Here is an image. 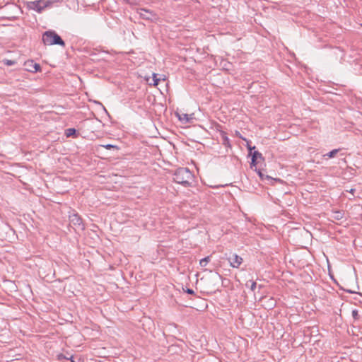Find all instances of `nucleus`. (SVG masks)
<instances>
[{
	"mask_svg": "<svg viewBox=\"0 0 362 362\" xmlns=\"http://www.w3.org/2000/svg\"><path fill=\"white\" fill-rule=\"evenodd\" d=\"M173 180L178 184L188 187L194 181V175L188 168H180L173 174Z\"/></svg>",
	"mask_w": 362,
	"mask_h": 362,
	"instance_id": "obj_1",
	"label": "nucleus"
},
{
	"mask_svg": "<svg viewBox=\"0 0 362 362\" xmlns=\"http://www.w3.org/2000/svg\"><path fill=\"white\" fill-rule=\"evenodd\" d=\"M42 41L45 45H59L63 47L65 45L64 41L53 30L45 32L42 35Z\"/></svg>",
	"mask_w": 362,
	"mask_h": 362,
	"instance_id": "obj_2",
	"label": "nucleus"
},
{
	"mask_svg": "<svg viewBox=\"0 0 362 362\" xmlns=\"http://www.w3.org/2000/svg\"><path fill=\"white\" fill-rule=\"evenodd\" d=\"M48 3L44 0H38L31 1L28 4V7L38 13H41L46 7H47Z\"/></svg>",
	"mask_w": 362,
	"mask_h": 362,
	"instance_id": "obj_3",
	"label": "nucleus"
},
{
	"mask_svg": "<svg viewBox=\"0 0 362 362\" xmlns=\"http://www.w3.org/2000/svg\"><path fill=\"white\" fill-rule=\"evenodd\" d=\"M138 13L139 14L140 17L143 19L153 21L157 18L156 13L146 8H139L138 10Z\"/></svg>",
	"mask_w": 362,
	"mask_h": 362,
	"instance_id": "obj_4",
	"label": "nucleus"
},
{
	"mask_svg": "<svg viewBox=\"0 0 362 362\" xmlns=\"http://www.w3.org/2000/svg\"><path fill=\"white\" fill-rule=\"evenodd\" d=\"M228 261L230 264L233 268H238L240 265L243 263V258L238 256L236 254L232 255L230 257H228Z\"/></svg>",
	"mask_w": 362,
	"mask_h": 362,
	"instance_id": "obj_5",
	"label": "nucleus"
},
{
	"mask_svg": "<svg viewBox=\"0 0 362 362\" xmlns=\"http://www.w3.org/2000/svg\"><path fill=\"white\" fill-rule=\"evenodd\" d=\"M70 221L74 225L78 226V227L83 228V224H82V219L78 214H73L72 216H70Z\"/></svg>",
	"mask_w": 362,
	"mask_h": 362,
	"instance_id": "obj_6",
	"label": "nucleus"
},
{
	"mask_svg": "<svg viewBox=\"0 0 362 362\" xmlns=\"http://www.w3.org/2000/svg\"><path fill=\"white\" fill-rule=\"evenodd\" d=\"M30 66V68L28 70L30 72H37L41 70L40 65L37 63H34L33 61L28 63Z\"/></svg>",
	"mask_w": 362,
	"mask_h": 362,
	"instance_id": "obj_7",
	"label": "nucleus"
},
{
	"mask_svg": "<svg viewBox=\"0 0 362 362\" xmlns=\"http://www.w3.org/2000/svg\"><path fill=\"white\" fill-rule=\"evenodd\" d=\"M344 213L341 211H333L331 214V218L334 220H341L344 218Z\"/></svg>",
	"mask_w": 362,
	"mask_h": 362,
	"instance_id": "obj_8",
	"label": "nucleus"
},
{
	"mask_svg": "<svg viewBox=\"0 0 362 362\" xmlns=\"http://www.w3.org/2000/svg\"><path fill=\"white\" fill-rule=\"evenodd\" d=\"M339 148L337 149H333L332 151H329V153L324 155V157H328L329 158H334L337 153L339 151Z\"/></svg>",
	"mask_w": 362,
	"mask_h": 362,
	"instance_id": "obj_9",
	"label": "nucleus"
},
{
	"mask_svg": "<svg viewBox=\"0 0 362 362\" xmlns=\"http://www.w3.org/2000/svg\"><path fill=\"white\" fill-rule=\"evenodd\" d=\"M210 261V256H207L199 261V264L202 267H204Z\"/></svg>",
	"mask_w": 362,
	"mask_h": 362,
	"instance_id": "obj_10",
	"label": "nucleus"
},
{
	"mask_svg": "<svg viewBox=\"0 0 362 362\" xmlns=\"http://www.w3.org/2000/svg\"><path fill=\"white\" fill-rule=\"evenodd\" d=\"M76 134V129L74 128H69L66 130V136L70 137Z\"/></svg>",
	"mask_w": 362,
	"mask_h": 362,
	"instance_id": "obj_11",
	"label": "nucleus"
},
{
	"mask_svg": "<svg viewBox=\"0 0 362 362\" xmlns=\"http://www.w3.org/2000/svg\"><path fill=\"white\" fill-rule=\"evenodd\" d=\"M252 158H255V160H257V159L263 160L264 159L262 153L258 151H254V153H252Z\"/></svg>",
	"mask_w": 362,
	"mask_h": 362,
	"instance_id": "obj_12",
	"label": "nucleus"
},
{
	"mask_svg": "<svg viewBox=\"0 0 362 362\" xmlns=\"http://www.w3.org/2000/svg\"><path fill=\"white\" fill-rule=\"evenodd\" d=\"M250 283V288L251 289V291H254L256 286H257V284L255 281H249L246 283V286H249V284Z\"/></svg>",
	"mask_w": 362,
	"mask_h": 362,
	"instance_id": "obj_13",
	"label": "nucleus"
},
{
	"mask_svg": "<svg viewBox=\"0 0 362 362\" xmlns=\"http://www.w3.org/2000/svg\"><path fill=\"white\" fill-rule=\"evenodd\" d=\"M179 119L180 120L185 121V122H187L189 120V115L187 114H182V115H180Z\"/></svg>",
	"mask_w": 362,
	"mask_h": 362,
	"instance_id": "obj_14",
	"label": "nucleus"
},
{
	"mask_svg": "<svg viewBox=\"0 0 362 362\" xmlns=\"http://www.w3.org/2000/svg\"><path fill=\"white\" fill-rule=\"evenodd\" d=\"M153 86H158L160 78H157L156 74H153Z\"/></svg>",
	"mask_w": 362,
	"mask_h": 362,
	"instance_id": "obj_15",
	"label": "nucleus"
},
{
	"mask_svg": "<svg viewBox=\"0 0 362 362\" xmlns=\"http://www.w3.org/2000/svg\"><path fill=\"white\" fill-rule=\"evenodd\" d=\"M352 317L354 320H358L359 315L357 310H352Z\"/></svg>",
	"mask_w": 362,
	"mask_h": 362,
	"instance_id": "obj_16",
	"label": "nucleus"
},
{
	"mask_svg": "<svg viewBox=\"0 0 362 362\" xmlns=\"http://www.w3.org/2000/svg\"><path fill=\"white\" fill-rule=\"evenodd\" d=\"M4 62L5 64L8 65V66H11V65H13L15 64V61H13V60H9V59H5L4 60Z\"/></svg>",
	"mask_w": 362,
	"mask_h": 362,
	"instance_id": "obj_17",
	"label": "nucleus"
},
{
	"mask_svg": "<svg viewBox=\"0 0 362 362\" xmlns=\"http://www.w3.org/2000/svg\"><path fill=\"white\" fill-rule=\"evenodd\" d=\"M104 148H105L107 150H110L111 148H117L116 146L112 145V144H107L103 146Z\"/></svg>",
	"mask_w": 362,
	"mask_h": 362,
	"instance_id": "obj_18",
	"label": "nucleus"
},
{
	"mask_svg": "<svg viewBox=\"0 0 362 362\" xmlns=\"http://www.w3.org/2000/svg\"><path fill=\"white\" fill-rule=\"evenodd\" d=\"M185 291L186 293H187L188 294H191V295L194 294V291L192 288H187L186 290H185Z\"/></svg>",
	"mask_w": 362,
	"mask_h": 362,
	"instance_id": "obj_19",
	"label": "nucleus"
},
{
	"mask_svg": "<svg viewBox=\"0 0 362 362\" xmlns=\"http://www.w3.org/2000/svg\"><path fill=\"white\" fill-rule=\"evenodd\" d=\"M256 164H257V160H255V158H252L251 168H252L253 166H255Z\"/></svg>",
	"mask_w": 362,
	"mask_h": 362,
	"instance_id": "obj_20",
	"label": "nucleus"
},
{
	"mask_svg": "<svg viewBox=\"0 0 362 362\" xmlns=\"http://www.w3.org/2000/svg\"><path fill=\"white\" fill-rule=\"evenodd\" d=\"M248 148H249V150H250V152L251 153V152H252V150L255 148V146L252 147V146H248Z\"/></svg>",
	"mask_w": 362,
	"mask_h": 362,
	"instance_id": "obj_21",
	"label": "nucleus"
},
{
	"mask_svg": "<svg viewBox=\"0 0 362 362\" xmlns=\"http://www.w3.org/2000/svg\"><path fill=\"white\" fill-rule=\"evenodd\" d=\"M258 174H259V175L260 177H262V173H261L260 171H258Z\"/></svg>",
	"mask_w": 362,
	"mask_h": 362,
	"instance_id": "obj_22",
	"label": "nucleus"
},
{
	"mask_svg": "<svg viewBox=\"0 0 362 362\" xmlns=\"http://www.w3.org/2000/svg\"><path fill=\"white\" fill-rule=\"evenodd\" d=\"M354 191H355V189H351V191H350V192H351V193H354Z\"/></svg>",
	"mask_w": 362,
	"mask_h": 362,
	"instance_id": "obj_23",
	"label": "nucleus"
},
{
	"mask_svg": "<svg viewBox=\"0 0 362 362\" xmlns=\"http://www.w3.org/2000/svg\"><path fill=\"white\" fill-rule=\"evenodd\" d=\"M95 362H102V361H96Z\"/></svg>",
	"mask_w": 362,
	"mask_h": 362,
	"instance_id": "obj_24",
	"label": "nucleus"
}]
</instances>
